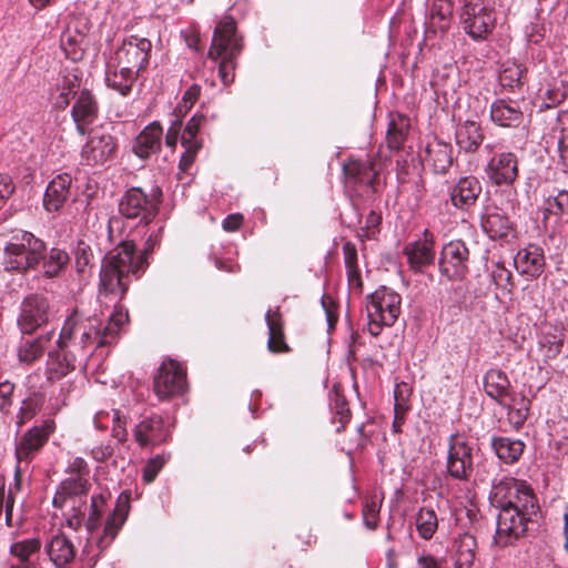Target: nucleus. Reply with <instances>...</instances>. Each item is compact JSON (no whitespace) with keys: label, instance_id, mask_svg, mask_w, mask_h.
<instances>
[{"label":"nucleus","instance_id":"f704fd0d","mask_svg":"<svg viewBox=\"0 0 568 568\" xmlns=\"http://www.w3.org/2000/svg\"><path fill=\"white\" fill-rule=\"evenodd\" d=\"M268 328L267 347L273 353L288 352V346L284 341L282 316L278 307L268 310L265 315Z\"/></svg>","mask_w":568,"mask_h":568},{"label":"nucleus","instance_id":"de8ad7c7","mask_svg":"<svg viewBox=\"0 0 568 568\" xmlns=\"http://www.w3.org/2000/svg\"><path fill=\"white\" fill-rule=\"evenodd\" d=\"M43 400V396L40 393H32L22 400L18 414V425L21 426L31 419L41 409Z\"/></svg>","mask_w":568,"mask_h":568},{"label":"nucleus","instance_id":"69168bd1","mask_svg":"<svg viewBox=\"0 0 568 568\" xmlns=\"http://www.w3.org/2000/svg\"><path fill=\"white\" fill-rule=\"evenodd\" d=\"M14 192V184L11 176L0 174V209L7 203Z\"/></svg>","mask_w":568,"mask_h":568},{"label":"nucleus","instance_id":"a211bd4d","mask_svg":"<svg viewBox=\"0 0 568 568\" xmlns=\"http://www.w3.org/2000/svg\"><path fill=\"white\" fill-rule=\"evenodd\" d=\"M115 151V142L110 134H92L82 146L81 159L87 165L105 163Z\"/></svg>","mask_w":568,"mask_h":568},{"label":"nucleus","instance_id":"3c124183","mask_svg":"<svg viewBox=\"0 0 568 568\" xmlns=\"http://www.w3.org/2000/svg\"><path fill=\"white\" fill-rule=\"evenodd\" d=\"M83 41L84 36L82 33L73 34L71 28H68L61 36V47L67 54L72 53L73 59L77 57V48H80Z\"/></svg>","mask_w":568,"mask_h":568},{"label":"nucleus","instance_id":"ddd939ff","mask_svg":"<svg viewBox=\"0 0 568 568\" xmlns=\"http://www.w3.org/2000/svg\"><path fill=\"white\" fill-rule=\"evenodd\" d=\"M49 300L42 294H30L21 303L18 325L23 334H31L48 323Z\"/></svg>","mask_w":568,"mask_h":568},{"label":"nucleus","instance_id":"f8f14e48","mask_svg":"<svg viewBox=\"0 0 568 568\" xmlns=\"http://www.w3.org/2000/svg\"><path fill=\"white\" fill-rule=\"evenodd\" d=\"M186 388V374L181 364L170 359L159 367L153 381V389L159 399L165 400L183 394Z\"/></svg>","mask_w":568,"mask_h":568},{"label":"nucleus","instance_id":"a19ab883","mask_svg":"<svg viewBox=\"0 0 568 568\" xmlns=\"http://www.w3.org/2000/svg\"><path fill=\"white\" fill-rule=\"evenodd\" d=\"M416 528L420 538L429 540L438 529V517L434 509L423 507L416 515Z\"/></svg>","mask_w":568,"mask_h":568},{"label":"nucleus","instance_id":"13d9d810","mask_svg":"<svg viewBox=\"0 0 568 568\" xmlns=\"http://www.w3.org/2000/svg\"><path fill=\"white\" fill-rule=\"evenodd\" d=\"M183 146L185 148V151L181 156L180 166L182 170H187L189 166L193 163L196 153L201 148V144L194 139H189V143Z\"/></svg>","mask_w":568,"mask_h":568},{"label":"nucleus","instance_id":"5701e85b","mask_svg":"<svg viewBox=\"0 0 568 568\" xmlns=\"http://www.w3.org/2000/svg\"><path fill=\"white\" fill-rule=\"evenodd\" d=\"M139 74L108 58L105 64V83L122 97L128 95Z\"/></svg>","mask_w":568,"mask_h":568},{"label":"nucleus","instance_id":"603ef678","mask_svg":"<svg viewBox=\"0 0 568 568\" xmlns=\"http://www.w3.org/2000/svg\"><path fill=\"white\" fill-rule=\"evenodd\" d=\"M381 510V501L377 499H372L366 501L363 508V519L366 527L369 529H374L378 525Z\"/></svg>","mask_w":568,"mask_h":568},{"label":"nucleus","instance_id":"dca6fc26","mask_svg":"<svg viewBox=\"0 0 568 568\" xmlns=\"http://www.w3.org/2000/svg\"><path fill=\"white\" fill-rule=\"evenodd\" d=\"M485 172L493 184L511 185L518 176V160L511 152H503L494 155Z\"/></svg>","mask_w":568,"mask_h":568},{"label":"nucleus","instance_id":"864d4df0","mask_svg":"<svg viewBox=\"0 0 568 568\" xmlns=\"http://www.w3.org/2000/svg\"><path fill=\"white\" fill-rule=\"evenodd\" d=\"M524 70L519 64L513 63L507 65L500 73L503 85L513 88L521 82Z\"/></svg>","mask_w":568,"mask_h":568},{"label":"nucleus","instance_id":"8fccbe9b","mask_svg":"<svg viewBox=\"0 0 568 568\" xmlns=\"http://www.w3.org/2000/svg\"><path fill=\"white\" fill-rule=\"evenodd\" d=\"M546 211L549 214L564 215L568 214V191L562 190L546 202Z\"/></svg>","mask_w":568,"mask_h":568},{"label":"nucleus","instance_id":"e433bc0d","mask_svg":"<svg viewBox=\"0 0 568 568\" xmlns=\"http://www.w3.org/2000/svg\"><path fill=\"white\" fill-rule=\"evenodd\" d=\"M477 542L470 534H462L454 542L455 568H473Z\"/></svg>","mask_w":568,"mask_h":568},{"label":"nucleus","instance_id":"4468645a","mask_svg":"<svg viewBox=\"0 0 568 568\" xmlns=\"http://www.w3.org/2000/svg\"><path fill=\"white\" fill-rule=\"evenodd\" d=\"M158 199L149 197L140 187L125 192L119 203V212L126 219L149 223L155 215Z\"/></svg>","mask_w":568,"mask_h":568},{"label":"nucleus","instance_id":"4c0bfd02","mask_svg":"<svg viewBox=\"0 0 568 568\" xmlns=\"http://www.w3.org/2000/svg\"><path fill=\"white\" fill-rule=\"evenodd\" d=\"M509 386L510 382L503 371L493 368L485 374L484 387L489 397L504 403L509 397Z\"/></svg>","mask_w":568,"mask_h":568},{"label":"nucleus","instance_id":"6e6552de","mask_svg":"<svg viewBox=\"0 0 568 568\" xmlns=\"http://www.w3.org/2000/svg\"><path fill=\"white\" fill-rule=\"evenodd\" d=\"M54 429V423L52 420H45L43 424L33 426L23 433L16 442L14 455L17 465L14 469V478L17 481H19L21 476L29 470L31 462L49 440V437L53 434Z\"/></svg>","mask_w":568,"mask_h":568},{"label":"nucleus","instance_id":"412c9836","mask_svg":"<svg viewBox=\"0 0 568 568\" xmlns=\"http://www.w3.org/2000/svg\"><path fill=\"white\" fill-rule=\"evenodd\" d=\"M434 243V235L425 230L422 239L406 245L405 254L413 270L420 271L424 266L433 263L435 258Z\"/></svg>","mask_w":568,"mask_h":568},{"label":"nucleus","instance_id":"0eeeda50","mask_svg":"<svg viewBox=\"0 0 568 568\" xmlns=\"http://www.w3.org/2000/svg\"><path fill=\"white\" fill-rule=\"evenodd\" d=\"M400 295L387 287H381L371 294L366 304L368 329L378 336L382 326H392L400 314Z\"/></svg>","mask_w":568,"mask_h":568},{"label":"nucleus","instance_id":"20e7f679","mask_svg":"<svg viewBox=\"0 0 568 568\" xmlns=\"http://www.w3.org/2000/svg\"><path fill=\"white\" fill-rule=\"evenodd\" d=\"M44 252L45 244L33 234L29 232L16 234L4 247V268L17 272L33 270L40 264Z\"/></svg>","mask_w":568,"mask_h":568},{"label":"nucleus","instance_id":"cd10ccee","mask_svg":"<svg viewBox=\"0 0 568 568\" xmlns=\"http://www.w3.org/2000/svg\"><path fill=\"white\" fill-rule=\"evenodd\" d=\"M481 226L485 233L491 239L508 240L514 236V223L499 210L488 211L481 220Z\"/></svg>","mask_w":568,"mask_h":568},{"label":"nucleus","instance_id":"37998d69","mask_svg":"<svg viewBox=\"0 0 568 568\" xmlns=\"http://www.w3.org/2000/svg\"><path fill=\"white\" fill-rule=\"evenodd\" d=\"M41 262L43 275L47 277H53L57 276L68 264L69 255L65 251L53 247L50 250L48 255H45V252L43 253Z\"/></svg>","mask_w":568,"mask_h":568},{"label":"nucleus","instance_id":"473e14b6","mask_svg":"<svg viewBox=\"0 0 568 568\" xmlns=\"http://www.w3.org/2000/svg\"><path fill=\"white\" fill-rule=\"evenodd\" d=\"M47 552L57 567L70 564L75 557L74 545L64 534H58L50 539Z\"/></svg>","mask_w":568,"mask_h":568},{"label":"nucleus","instance_id":"a878e982","mask_svg":"<svg viewBox=\"0 0 568 568\" xmlns=\"http://www.w3.org/2000/svg\"><path fill=\"white\" fill-rule=\"evenodd\" d=\"M481 193V184L475 176H465L459 179L452 189L450 199L454 206L467 209L474 205Z\"/></svg>","mask_w":568,"mask_h":568},{"label":"nucleus","instance_id":"c85d7f7f","mask_svg":"<svg viewBox=\"0 0 568 568\" xmlns=\"http://www.w3.org/2000/svg\"><path fill=\"white\" fill-rule=\"evenodd\" d=\"M90 488L89 478L83 476H70L61 481L52 504L57 508H63L69 499L87 495Z\"/></svg>","mask_w":568,"mask_h":568},{"label":"nucleus","instance_id":"1a4fd4ad","mask_svg":"<svg viewBox=\"0 0 568 568\" xmlns=\"http://www.w3.org/2000/svg\"><path fill=\"white\" fill-rule=\"evenodd\" d=\"M495 13L491 0H465L460 12V23L465 32L475 40H484L495 28Z\"/></svg>","mask_w":568,"mask_h":568},{"label":"nucleus","instance_id":"338daca9","mask_svg":"<svg viewBox=\"0 0 568 568\" xmlns=\"http://www.w3.org/2000/svg\"><path fill=\"white\" fill-rule=\"evenodd\" d=\"M81 84V78L78 74V69H72L65 71V73L62 75V80L60 82V85H62L64 89L70 90L74 93H77L78 89Z\"/></svg>","mask_w":568,"mask_h":568},{"label":"nucleus","instance_id":"774afa93","mask_svg":"<svg viewBox=\"0 0 568 568\" xmlns=\"http://www.w3.org/2000/svg\"><path fill=\"white\" fill-rule=\"evenodd\" d=\"M70 476H83L89 478V468L87 462L81 457H75L68 467Z\"/></svg>","mask_w":568,"mask_h":568},{"label":"nucleus","instance_id":"052dcab7","mask_svg":"<svg viewBox=\"0 0 568 568\" xmlns=\"http://www.w3.org/2000/svg\"><path fill=\"white\" fill-rule=\"evenodd\" d=\"M183 146L185 148V151L181 156L180 166L182 170H187L189 166L193 163L196 153L201 148V144L194 139H189V143Z\"/></svg>","mask_w":568,"mask_h":568},{"label":"nucleus","instance_id":"680f3d73","mask_svg":"<svg viewBox=\"0 0 568 568\" xmlns=\"http://www.w3.org/2000/svg\"><path fill=\"white\" fill-rule=\"evenodd\" d=\"M203 120H204V118L202 115H193L189 120V122L184 129V132L181 136L182 145H185L186 143H189V139L195 138Z\"/></svg>","mask_w":568,"mask_h":568},{"label":"nucleus","instance_id":"9d476101","mask_svg":"<svg viewBox=\"0 0 568 568\" xmlns=\"http://www.w3.org/2000/svg\"><path fill=\"white\" fill-rule=\"evenodd\" d=\"M152 43L148 38L130 36L109 57L136 74L144 71L151 57Z\"/></svg>","mask_w":568,"mask_h":568},{"label":"nucleus","instance_id":"6e6d98bb","mask_svg":"<svg viewBox=\"0 0 568 568\" xmlns=\"http://www.w3.org/2000/svg\"><path fill=\"white\" fill-rule=\"evenodd\" d=\"M491 277H493L494 283L497 286L501 287L503 290H508V291L510 290V287L513 285L511 284L513 274L505 266L497 264L491 272Z\"/></svg>","mask_w":568,"mask_h":568},{"label":"nucleus","instance_id":"2eb2a0df","mask_svg":"<svg viewBox=\"0 0 568 568\" xmlns=\"http://www.w3.org/2000/svg\"><path fill=\"white\" fill-rule=\"evenodd\" d=\"M469 251L463 241H450L440 252L439 270L449 280H462L468 272Z\"/></svg>","mask_w":568,"mask_h":568},{"label":"nucleus","instance_id":"aec40b11","mask_svg":"<svg viewBox=\"0 0 568 568\" xmlns=\"http://www.w3.org/2000/svg\"><path fill=\"white\" fill-rule=\"evenodd\" d=\"M517 272L521 275L535 280L545 271L546 258L540 246L530 244L518 251L514 258Z\"/></svg>","mask_w":568,"mask_h":568},{"label":"nucleus","instance_id":"bb28decb","mask_svg":"<svg viewBox=\"0 0 568 568\" xmlns=\"http://www.w3.org/2000/svg\"><path fill=\"white\" fill-rule=\"evenodd\" d=\"M48 356L47 378L49 382L61 381L74 369L75 357L68 349L61 351L58 347L55 351L49 349Z\"/></svg>","mask_w":568,"mask_h":568},{"label":"nucleus","instance_id":"ea45409f","mask_svg":"<svg viewBox=\"0 0 568 568\" xmlns=\"http://www.w3.org/2000/svg\"><path fill=\"white\" fill-rule=\"evenodd\" d=\"M106 419L112 422V437L119 443H124L128 438L126 422L123 419L119 410L99 412L94 416V424L99 429L108 427Z\"/></svg>","mask_w":568,"mask_h":568},{"label":"nucleus","instance_id":"9b49d317","mask_svg":"<svg viewBox=\"0 0 568 568\" xmlns=\"http://www.w3.org/2000/svg\"><path fill=\"white\" fill-rule=\"evenodd\" d=\"M473 445L465 435L453 434L449 437L447 471L458 480H467L474 471Z\"/></svg>","mask_w":568,"mask_h":568},{"label":"nucleus","instance_id":"c03bdc74","mask_svg":"<svg viewBox=\"0 0 568 568\" xmlns=\"http://www.w3.org/2000/svg\"><path fill=\"white\" fill-rule=\"evenodd\" d=\"M508 409V420L509 423L518 429L523 426L525 420L527 419L529 412V400L523 395H514L511 397V403H503Z\"/></svg>","mask_w":568,"mask_h":568},{"label":"nucleus","instance_id":"f257e3e1","mask_svg":"<svg viewBox=\"0 0 568 568\" xmlns=\"http://www.w3.org/2000/svg\"><path fill=\"white\" fill-rule=\"evenodd\" d=\"M128 321L129 314L121 306L114 308L105 325L95 316L73 312L65 320L54 345L61 351L68 349L73 357L87 356L93 348L113 344Z\"/></svg>","mask_w":568,"mask_h":568},{"label":"nucleus","instance_id":"7c9ffc66","mask_svg":"<svg viewBox=\"0 0 568 568\" xmlns=\"http://www.w3.org/2000/svg\"><path fill=\"white\" fill-rule=\"evenodd\" d=\"M129 511L128 497L120 496L116 506L112 514L108 517L104 526L103 536L100 538L98 545L100 548H105L115 538L122 525L124 524Z\"/></svg>","mask_w":568,"mask_h":568},{"label":"nucleus","instance_id":"7ed1b4c3","mask_svg":"<svg viewBox=\"0 0 568 568\" xmlns=\"http://www.w3.org/2000/svg\"><path fill=\"white\" fill-rule=\"evenodd\" d=\"M242 49L241 38L236 33L235 21L225 17L215 27L207 57L217 62L219 75L224 85L234 81L235 58Z\"/></svg>","mask_w":568,"mask_h":568},{"label":"nucleus","instance_id":"a18cd8bd","mask_svg":"<svg viewBox=\"0 0 568 568\" xmlns=\"http://www.w3.org/2000/svg\"><path fill=\"white\" fill-rule=\"evenodd\" d=\"M41 549V541L38 538L24 539L13 542L10 546V554L20 560V565L32 566L31 558Z\"/></svg>","mask_w":568,"mask_h":568},{"label":"nucleus","instance_id":"4d7b16f0","mask_svg":"<svg viewBox=\"0 0 568 568\" xmlns=\"http://www.w3.org/2000/svg\"><path fill=\"white\" fill-rule=\"evenodd\" d=\"M165 464V459L162 456H155L151 458L145 467L143 468V479L146 484L152 483L159 471L162 469V467Z\"/></svg>","mask_w":568,"mask_h":568},{"label":"nucleus","instance_id":"5fc2aeb1","mask_svg":"<svg viewBox=\"0 0 568 568\" xmlns=\"http://www.w3.org/2000/svg\"><path fill=\"white\" fill-rule=\"evenodd\" d=\"M201 88L197 84L191 85L183 94L181 102L176 106L180 114L186 113L200 97Z\"/></svg>","mask_w":568,"mask_h":568},{"label":"nucleus","instance_id":"49530a36","mask_svg":"<svg viewBox=\"0 0 568 568\" xmlns=\"http://www.w3.org/2000/svg\"><path fill=\"white\" fill-rule=\"evenodd\" d=\"M344 253L348 286L352 291L361 293L363 283L361 272L356 265V250L347 243L344 246Z\"/></svg>","mask_w":568,"mask_h":568},{"label":"nucleus","instance_id":"79ce46f5","mask_svg":"<svg viewBox=\"0 0 568 568\" xmlns=\"http://www.w3.org/2000/svg\"><path fill=\"white\" fill-rule=\"evenodd\" d=\"M453 20V3L449 0H434L430 9L432 24L445 31L450 27Z\"/></svg>","mask_w":568,"mask_h":568},{"label":"nucleus","instance_id":"b1692460","mask_svg":"<svg viewBox=\"0 0 568 568\" xmlns=\"http://www.w3.org/2000/svg\"><path fill=\"white\" fill-rule=\"evenodd\" d=\"M423 161L435 173H445L453 164V148L449 143L433 139L425 148Z\"/></svg>","mask_w":568,"mask_h":568},{"label":"nucleus","instance_id":"423d86ee","mask_svg":"<svg viewBox=\"0 0 568 568\" xmlns=\"http://www.w3.org/2000/svg\"><path fill=\"white\" fill-rule=\"evenodd\" d=\"M490 497L498 509L539 510L536 495L525 480L504 477L493 485Z\"/></svg>","mask_w":568,"mask_h":568},{"label":"nucleus","instance_id":"c756f323","mask_svg":"<svg viewBox=\"0 0 568 568\" xmlns=\"http://www.w3.org/2000/svg\"><path fill=\"white\" fill-rule=\"evenodd\" d=\"M163 130L156 122L151 123L136 136L133 151L141 159H148L161 146Z\"/></svg>","mask_w":568,"mask_h":568},{"label":"nucleus","instance_id":"0e129e2a","mask_svg":"<svg viewBox=\"0 0 568 568\" xmlns=\"http://www.w3.org/2000/svg\"><path fill=\"white\" fill-rule=\"evenodd\" d=\"M386 139L390 149L398 150L402 148L405 141V133L400 129H397L394 123H392L389 124Z\"/></svg>","mask_w":568,"mask_h":568},{"label":"nucleus","instance_id":"72a5a7b5","mask_svg":"<svg viewBox=\"0 0 568 568\" xmlns=\"http://www.w3.org/2000/svg\"><path fill=\"white\" fill-rule=\"evenodd\" d=\"M490 118L500 126H517L521 122L523 113L515 102L497 100L491 104Z\"/></svg>","mask_w":568,"mask_h":568},{"label":"nucleus","instance_id":"4be33fe9","mask_svg":"<svg viewBox=\"0 0 568 568\" xmlns=\"http://www.w3.org/2000/svg\"><path fill=\"white\" fill-rule=\"evenodd\" d=\"M72 178L68 173L54 176L48 184L43 205L48 212H58L70 197Z\"/></svg>","mask_w":568,"mask_h":568},{"label":"nucleus","instance_id":"58836bf2","mask_svg":"<svg viewBox=\"0 0 568 568\" xmlns=\"http://www.w3.org/2000/svg\"><path fill=\"white\" fill-rule=\"evenodd\" d=\"M491 447L497 457L505 464H514L523 455L525 444L520 439L509 437H494Z\"/></svg>","mask_w":568,"mask_h":568},{"label":"nucleus","instance_id":"bf43d9fd","mask_svg":"<svg viewBox=\"0 0 568 568\" xmlns=\"http://www.w3.org/2000/svg\"><path fill=\"white\" fill-rule=\"evenodd\" d=\"M183 146L185 148V151L181 156L180 166L182 170H187L189 166L193 163L196 153L201 148V144L194 139H189V143Z\"/></svg>","mask_w":568,"mask_h":568},{"label":"nucleus","instance_id":"e2e57ef3","mask_svg":"<svg viewBox=\"0 0 568 568\" xmlns=\"http://www.w3.org/2000/svg\"><path fill=\"white\" fill-rule=\"evenodd\" d=\"M14 385L9 381L0 383V410H6L12 404Z\"/></svg>","mask_w":568,"mask_h":568},{"label":"nucleus","instance_id":"393cba45","mask_svg":"<svg viewBox=\"0 0 568 568\" xmlns=\"http://www.w3.org/2000/svg\"><path fill=\"white\" fill-rule=\"evenodd\" d=\"M98 115V103L89 90H82L72 108V118L77 129L84 134V126L91 124Z\"/></svg>","mask_w":568,"mask_h":568},{"label":"nucleus","instance_id":"39448f33","mask_svg":"<svg viewBox=\"0 0 568 568\" xmlns=\"http://www.w3.org/2000/svg\"><path fill=\"white\" fill-rule=\"evenodd\" d=\"M539 510L499 509L494 544L505 548L524 538L537 524Z\"/></svg>","mask_w":568,"mask_h":568},{"label":"nucleus","instance_id":"f3484780","mask_svg":"<svg viewBox=\"0 0 568 568\" xmlns=\"http://www.w3.org/2000/svg\"><path fill=\"white\" fill-rule=\"evenodd\" d=\"M133 436L141 447L156 446L169 437V429L159 415L142 419L133 429Z\"/></svg>","mask_w":568,"mask_h":568},{"label":"nucleus","instance_id":"09e8293b","mask_svg":"<svg viewBox=\"0 0 568 568\" xmlns=\"http://www.w3.org/2000/svg\"><path fill=\"white\" fill-rule=\"evenodd\" d=\"M345 172L349 176H354L361 182H366L367 184H372L373 176L371 172L373 169L364 162L361 161H352L345 165Z\"/></svg>","mask_w":568,"mask_h":568},{"label":"nucleus","instance_id":"f03ea898","mask_svg":"<svg viewBox=\"0 0 568 568\" xmlns=\"http://www.w3.org/2000/svg\"><path fill=\"white\" fill-rule=\"evenodd\" d=\"M146 252L135 254L132 242L125 241L109 252L102 261L100 291L122 298L130 282L144 273Z\"/></svg>","mask_w":568,"mask_h":568},{"label":"nucleus","instance_id":"6ab92c4d","mask_svg":"<svg viewBox=\"0 0 568 568\" xmlns=\"http://www.w3.org/2000/svg\"><path fill=\"white\" fill-rule=\"evenodd\" d=\"M566 332L562 325L545 324L538 335V353L544 363L555 359L562 349Z\"/></svg>","mask_w":568,"mask_h":568},{"label":"nucleus","instance_id":"c9c22d12","mask_svg":"<svg viewBox=\"0 0 568 568\" xmlns=\"http://www.w3.org/2000/svg\"><path fill=\"white\" fill-rule=\"evenodd\" d=\"M484 139L479 123L467 120L456 130V143L465 152H475Z\"/></svg>","mask_w":568,"mask_h":568},{"label":"nucleus","instance_id":"2f4dec72","mask_svg":"<svg viewBox=\"0 0 568 568\" xmlns=\"http://www.w3.org/2000/svg\"><path fill=\"white\" fill-rule=\"evenodd\" d=\"M54 337V333H47L22 342L18 351L19 361L30 364L39 359L45 351L52 349V345L57 341Z\"/></svg>","mask_w":568,"mask_h":568}]
</instances>
